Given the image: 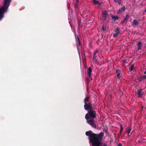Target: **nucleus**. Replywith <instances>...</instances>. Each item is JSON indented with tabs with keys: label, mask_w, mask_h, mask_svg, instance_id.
<instances>
[{
	"label": "nucleus",
	"mask_w": 146,
	"mask_h": 146,
	"mask_svg": "<svg viewBox=\"0 0 146 146\" xmlns=\"http://www.w3.org/2000/svg\"><path fill=\"white\" fill-rule=\"evenodd\" d=\"M86 135L89 136V141L92 143V146H102L101 141L104 136L103 133L101 132L97 135L90 131H86Z\"/></svg>",
	"instance_id": "nucleus-1"
},
{
	"label": "nucleus",
	"mask_w": 146,
	"mask_h": 146,
	"mask_svg": "<svg viewBox=\"0 0 146 146\" xmlns=\"http://www.w3.org/2000/svg\"><path fill=\"white\" fill-rule=\"evenodd\" d=\"M96 113L95 111H89L85 115V118L87 122L92 127L96 128V125L94 124V118L96 117Z\"/></svg>",
	"instance_id": "nucleus-2"
},
{
	"label": "nucleus",
	"mask_w": 146,
	"mask_h": 146,
	"mask_svg": "<svg viewBox=\"0 0 146 146\" xmlns=\"http://www.w3.org/2000/svg\"><path fill=\"white\" fill-rule=\"evenodd\" d=\"M11 0H4L3 3V7L0 8V20H1L3 17V14L5 11L7 9L10 5Z\"/></svg>",
	"instance_id": "nucleus-3"
},
{
	"label": "nucleus",
	"mask_w": 146,
	"mask_h": 146,
	"mask_svg": "<svg viewBox=\"0 0 146 146\" xmlns=\"http://www.w3.org/2000/svg\"><path fill=\"white\" fill-rule=\"evenodd\" d=\"M126 9L125 7L123 5L122 7L119 8V9L117 11V13L118 14H121L122 13L124 12Z\"/></svg>",
	"instance_id": "nucleus-4"
},
{
	"label": "nucleus",
	"mask_w": 146,
	"mask_h": 146,
	"mask_svg": "<svg viewBox=\"0 0 146 146\" xmlns=\"http://www.w3.org/2000/svg\"><path fill=\"white\" fill-rule=\"evenodd\" d=\"M85 109L86 110H90L92 109V104H86L84 105Z\"/></svg>",
	"instance_id": "nucleus-5"
},
{
	"label": "nucleus",
	"mask_w": 146,
	"mask_h": 146,
	"mask_svg": "<svg viewBox=\"0 0 146 146\" xmlns=\"http://www.w3.org/2000/svg\"><path fill=\"white\" fill-rule=\"evenodd\" d=\"M108 13L106 11H104L102 14V20L104 21L106 20L107 18V15Z\"/></svg>",
	"instance_id": "nucleus-6"
},
{
	"label": "nucleus",
	"mask_w": 146,
	"mask_h": 146,
	"mask_svg": "<svg viewBox=\"0 0 146 146\" xmlns=\"http://www.w3.org/2000/svg\"><path fill=\"white\" fill-rule=\"evenodd\" d=\"M129 15L128 14H127V15H126L124 19L120 23L121 24H122L123 23H125V22H127V21L129 19Z\"/></svg>",
	"instance_id": "nucleus-7"
},
{
	"label": "nucleus",
	"mask_w": 146,
	"mask_h": 146,
	"mask_svg": "<svg viewBox=\"0 0 146 146\" xmlns=\"http://www.w3.org/2000/svg\"><path fill=\"white\" fill-rule=\"evenodd\" d=\"M116 72L117 74L116 76V78L118 79H119L121 76V71L120 70H116Z\"/></svg>",
	"instance_id": "nucleus-8"
},
{
	"label": "nucleus",
	"mask_w": 146,
	"mask_h": 146,
	"mask_svg": "<svg viewBox=\"0 0 146 146\" xmlns=\"http://www.w3.org/2000/svg\"><path fill=\"white\" fill-rule=\"evenodd\" d=\"M72 30H73V29H72ZM73 30L74 31V34H75V38H76V41H77V42L78 43L79 46H80V40H79V39L78 36V35L77 36L76 35L75 33V30H74V29H73Z\"/></svg>",
	"instance_id": "nucleus-9"
},
{
	"label": "nucleus",
	"mask_w": 146,
	"mask_h": 146,
	"mask_svg": "<svg viewBox=\"0 0 146 146\" xmlns=\"http://www.w3.org/2000/svg\"><path fill=\"white\" fill-rule=\"evenodd\" d=\"M111 17L112 18V20L114 21L117 20L119 18V17L117 16H114L112 15H111Z\"/></svg>",
	"instance_id": "nucleus-10"
},
{
	"label": "nucleus",
	"mask_w": 146,
	"mask_h": 146,
	"mask_svg": "<svg viewBox=\"0 0 146 146\" xmlns=\"http://www.w3.org/2000/svg\"><path fill=\"white\" fill-rule=\"evenodd\" d=\"M119 29L117 28L116 29V32L115 33H114L113 35V36L114 37H116L119 36Z\"/></svg>",
	"instance_id": "nucleus-11"
},
{
	"label": "nucleus",
	"mask_w": 146,
	"mask_h": 146,
	"mask_svg": "<svg viewBox=\"0 0 146 146\" xmlns=\"http://www.w3.org/2000/svg\"><path fill=\"white\" fill-rule=\"evenodd\" d=\"M92 72V70L91 68H88V74L90 78H91V73Z\"/></svg>",
	"instance_id": "nucleus-12"
},
{
	"label": "nucleus",
	"mask_w": 146,
	"mask_h": 146,
	"mask_svg": "<svg viewBox=\"0 0 146 146\" xmlns=\"http://www.w3.org/2000/svg\"><path fill=\"white\" fill-rule=\"evenodd\" d=\"M137 94H138L139 97H141L142 96V90L141 89L138 90Z\"/></svg>",
	"instance_id": "nucleus-13"
},
{
	"label": "nucleus",
	"mask_w": 146,
	"mask_h": 146,
	"mask_svg": "<svg viewBox=\"0 0 146 146\" xmlns=\"http://www.w3.org/2000/svg\"><path fill=\"white\" fill-rule=\"evenodd\" d=\"M122 0H113L114 3H117L119 5H120Z\"/></svg>",
	"instance_id": "nucleus-14"
},
{
	"label": "nucleus",
	"mask_w": 146,
	"mask_h": 146,
	"mask_svg": "<svg viewBox=\"0 0 146 146\" xmlns=\"http://www.w3.org/2000/svg\"><path fill=\"white\" fill-rule=\"evenodd\" d=\"M139 23L136 20H134L132 22V25H138Z\"/></svg>",
	"instance_id": "nucleus-15"
},
{
	"label": "nucleus",
	"mask_w": 146,
	"mask_h": 146,
	"mask_svg": "<svg viewBox=\"0 0 146 146\" xmlns=\"http://www.w3.org/2000/svg\"><path fill=\"white\" fill-rule=\"evenodd\" d=\"M131 131V129L129 127L127 129V130H126V132L127 133V134H128V137H129V134L130 133V132Z\"/></svg>",
	"instance_id": "nucleus-16"
},
{
	"label": "nucleus",
	"mask_w": 146,
	"mask_h": 146,
	"mask_svg": "<svg viewBox=\"0 0 146 146\" xmlns=\"http://www.w3.org/2000/svg\"><path fill=\"white\" fill-rule=\"evenodd\" d=\"M141 42H139L137 43V46L138 48V50H139L141 47Z\"/></svg>",
	"instance_id": "nucleus-17"
},
{
	"label": "nucleus",
	"mask_w": 146,
	"mask_h": 146,
	"mask_svg": "<svg viewBox=\"0 0 146 146\" xmlns=\"http://www.w3.org/2000/svg\"><path fill=\"white\" fill-rule=\"evenodd\" d=\"M93 2L94 4L95 5L99 4V2L96 0H94L93 1Z\"/></svg>",
	"instance_id": "nucleus-18"
},
{
	"label": "nucleus",
	"mask_w": 146,
	"mask_h": 146,
	"mask_svg": "<svg viewBox=\"0 0 146 146\" xmlns=\"http://www.w3.org/2000/svg\"><path fill=\"white\" fill-rule=\"evenodd\" d=\"M88 98L87 97H86L85 98L84 100V102L85 104H87V102L88 101Z\"/></svg>",
	"instance_id": "nucleus-19"
},
{
	"label": "nucleus",
	"mask_w": 146,
	"mask_h": 146,
	"mask_svg": "<svg viewBox=\"0 0 146 146\" xmlns=\"http://www.w3.org/2000/svg\"><path fill=\"white\" fill-rule=\"evenodd\" d=\"M120 134H121L122 133V131L123 130V128L122 127V125H121V124H120Z\"/></svg>",
	"instance_id": "nucleus-20"
},
{
	"label": "nucleus",
	"mask_w": 146,
	"mask_h": 146,
	"mask_svg": "<svg viewBox=\"0 0 146 146\" xmlns=\"http://www.w3.org/2000/svg\"><path fill=\"white\" fill-rule=\"evenodd\" d=\"M78 3H76V4L75 5H74V7H75V8L76 9H78Z\"/></svg>",
	"instance_id": "nucleus-21"
},
{
	"label": "nucleus",
	"mask_w": 146,
	"mask_h": 146,
	"mask_svg": "<svg viewBox=\"0 0 146 146\" xmlns=\"http://www.w3.org/2000/svg\"><path fill=\"white\" fill-rule=\"evenodd\" d=\"M133 65H131L129 68V69L131 70V71H132L133 70Z\"/></svg>",
	"instance_id": "nucleus-22"
},
{
	"label": "nucleus",
	"mask_w": 146,
	"mask_h": 146,
	"mask_svg": "<svg viewBox=\"0 0 146 146\" xmlns=\"http://www.w3.org/2000/svg\"><path fill=\"white\" fill-rule=\"evenodd\" d=\"M142 79H145L146 78V75L145 76H142Z\"/></svg>",
	"instance_id": "nucleus-23"
},
{
	"label": "nucleus",
	"mask_w": 146,
	"mask_h": 146,
	"mask_svg": "<svg viewBox=\"0 0 146 146\" xmlns=\"http://www.w3.org/2000/svg\"><path fill=\"white\" fill-rule=\"evenodd\" d=\"M98 52V51H94V55H95Z\"/></svg>",
	"instance_id": "nucleus-24"
},
{
	"label": "nucleus",
	"mask_w": 146,
	"mask_h": 146,
	"mask_svg": "<svg viewBox=\"0 0 146 146\" xmlns=\"http://www.w3.org/2000/svg\"><path fill=\"white\" fill-rule=\"evenodd\" d=\"M96 56H95V55H94V56H93V58L94 59H95L96 58Z\"/></svg>",
	"instance_id": "nucleus-25"
},
{
	"label": "nucleus",
	"mask_w": 146,
	"mask_h": 146,
	"mask_svg": "<svg viewBox=\"0 0 146 146\" xmlns=\"http://www.w3.org/2000/svg\"><path fill=\"white\" fill-rule=\"evenodd\" d=\"M79 1V0H76V3H78Z\"/></svg>",
	"instance_id": "nucleus-26"
},
{
	"label": "nucleus",
	"mask_w": 146,
	"mask_h": 146,
	"mask_svg": "<svg viewBox=\"0 0 146 146\" xmlns=\"http://www.w3.org/2000/svg\"><path fill=\"white\" fill-rule=\"evenodd\" d=\"M118 146H122V144L121 143L119 144Z\"/></svg>",
	"instance_id": "nucleus-27"
},
{
	"label": "nucleus",
	"mask_w": 146,
	"mask_h": 146,
	"mask_svg": "<svg viewBox=\"0 0 146 146\" xmlns=\"http://www.w3.org/2000/svg\"><path fill=\"white\" fill-rule=\"evenodd\" d=\"M77 48H78V52L79 53V54H80V51L79 50H79V47H78V46H77Z\"/></svg>",
	"instance_id": "nucleus-28"
},
{
	"label": "nucleus",
	"mask_w": 146,
	"mask_h": 146,
	"mask_svg": "<svg viewBox=\"0 0 146 146\" xmlns=\"http://www.w3.org/2000/svg\"><path fill=\"white\" fill-rule=\"evenodd\" d=\"M104 28H102V30H104Z\"/></svg>",
	"instance_id": "nucleus-29"
},
{
	"label": "nucleus",
	"mask_w": 146,
	"mask_h": 146,
	"mask_svg": "<svg viewBox=\"0 0 146 146\" xmlns=\"http://www.w3.org/2000/svg\"><path fill=\"white\" fill-rule=\"evenodd\" d=\"M144 73H145V74H146V71H145L144 72Z\"/></svg>",
	"instance_id": "nucleus-30"
},
{
	"label": "nucleus",
	"mask_w": 146,
	"mask_h": 146,
	"mask_svg": "<svg viewBox=\"0 0 146 146\" xmlns=\"http://www.w3.org/2000/svg\"><path fill=\"white\" fill-rule=\"evenodd\" d=\"M145 12L146 13V9H145Z\"/></svg>",
	"instance_id": "nucleus-31"
},
{
	"label": "nucleus",
	"mask_w": 146,
	"mask_h": 146,
	"mask_svg": "<svg viewBox=\"0 0 146 146\" xmlns=\"http://www.w3.org/2000/svg\"><path fill=\"white\" fill-rule=\"evenodd\" d=\"M102 27V28H103V27H104V26H103Z\"/></svg>",
	"instance_id": "nucleus-32"
}]
</instances>
